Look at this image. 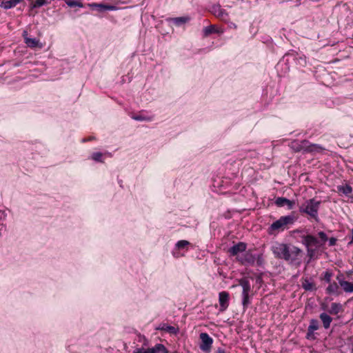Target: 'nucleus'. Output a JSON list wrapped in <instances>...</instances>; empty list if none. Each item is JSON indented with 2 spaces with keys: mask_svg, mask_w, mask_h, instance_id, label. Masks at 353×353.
I'll list each match as a JSON object with an SVG mask.
<instances>
[{
  "mask_svg": "<svg viewBox=\"0 0 353 353\" xmlns=\"http://www.w3.org/2000/svg\"><path fill=\"white\" fill-rule=\"evenodd\" d=\"M318 236L319 237V242L322 246L328 240V238L326 234L322 231L318 233Z\"/></svg>",
  "mask_w": 353,
  "mask_h": 353,
  "instance_id": "cd10ccee",
  "label": "nucleus"
},
{
  "mask_svg": "<svg viewBox=\"0 0 353 353\" xmlns=\"http://www.w3.org/2000/svg\"><path fill=\"white\" fill-rule=\"evenodd\" d=\"M201 343L199 345L200 349L207 353H209L212 348L213 339L209 336L208 334L202 332L199 335Z\"/></svg>",
  "mask_w": 353,
  "mask_h": 353,
  "instance_id": "0eeeda50",
  "label": "nucleus"
},
{
  "mask_svg": "<svg viewBox=\"0 0 353 353\" xmlns=\"http://www.w3.org/2000/svg\"><path fill=\"white\" fill-rule=\"evenodd\" d=\"M261 255H259V256H258V260H257V263H258V264H259V265H260V264H261Z\"/></svg>",
  "mask_w": 353,
  "mask_h": 353,
  "instance_id": "4c0bfd02",
  "label": "nucleus"
},
{
  "mask_svg": "<svg viewBox=\"0 0 353 353\" xmlns=\"http://www.w3.org/2000/svg\"><path fill=\"white\" fill-rule=\"evenodd\" d=\"M336 239L335 238H330L329 239V245L332 246V245H334L336 244Z\"/></svg>",
  "mask_w": 353,
  "mask_h": 353,
  "instance_id": "c9c22d12",
  "label": "nucleus"
},
{
  "mask_svg": "<svg viewBox=\"0 0 353 353\" xmlns=\"http://www.w3.org/2000/svg\"><path fill=\"white\" fill-rule=\"evenodd\" d=\"M102 156L103 154L101 152H94L92 154V159L97 162H103Z\"/></svg>",
  "mask_w": 353,
  "mask_h": 353,
  "instance_id": "c756f323",
  "label": "nucleus"
},
{
  "mask_svg": "<svg viewBox=\"0 0 353 353\" xmlns=\"http://www.w3.org/2000/svg\"><path fill=\"white\" fill-rule=\"evenodd\" d=\"M239 283L242 287V305L243 309L245 310L250 303V298L252 296V295H250L251 292L250 283L245 278L241 279Z\"/></svg>",
  "mask_w": 353,
  "mask_h": 353,
  "instance_id": "39448f33",
  "label": "nucleus"
},
{
  "mask_svg": "<svg viewBox=\"0 0 353 353\" xmlns=\"http://www.w3.org/2000/svg\"><path fill=\"white\" fill-rule=\"evenodd\" d=\"M303 251L299 248L288 244V252L285 254L286 257L284 261L290 264L299 265L301 262Z\"/></svg>",
  "mask_w": 353,
  "mask_h": 353,
  "instance_id": "20e7f679",
  "label": "nucleus"
},
{
  "mask_svg": "<svg viewBox=\"0 0 353 353\" xmlns=\"http://www.w3.org/2000/svg\"><path fill=\"white\" fill-rule=\"evenodd\" d=\"M211 12L218 19L225 21L228 17V12L219 4H214L211 8Z\"/></svg>",
  "mask_w": 353,
  "mask_h": 353,
  "instance_id": "f8f14e48",
  "label": "nucleus"
},
{
  "mask_svg": "<svg viewBox=\"0 0 353 353\" xmlns=\"http://www.w3.org/2000/svg\"><path fill=\"white\" fill-rule=\"evenodd\" d=\"M216 353H225V350L221 348H219L216 351Z\"/></svg>",
  "mask_w": 353,
  "mask_h": 353,
  "instance_id": "e433bc0d",
  "label": "nucleus"
},
{
  "mask_svg": "<svg viewBox=\"0 0 353 353\" xmlns=\"http://www.w3.org/2000/svg\"><path fill=\"white\" fill-rule=\"evenodd\" d=\"M271 250L275 258L284 260L288 252V244L276 242L272 246Z\"/></svg>",
  "mask_w": 353,
  "mask_h": 353,
  "instance_id": "423d86ee",
  "label": "nucleus"
},
{
  "mask_svg": "<svg viewBox=\"0 0 353 353\" xmlns=\"http://www.w3.org/2000/svg\"><path fill=\"white\" fill-rule=\"evenodd\" d=\"M169 20L172 21L175 26H180L182 24L188 23L190 20V18L186 16L171 18Z\"/></svg>",
  "mask_w": 353,
  "mask_h": 353,
  "instance_id": "6ab92c4d",
  "label": "nucleus"
},
{
  "mask_svg": "<svg viewBox=\"0 0 353 353\" xmlns=\"http://www.w3.org/2000/svg\"><path fill=\"white\" fill-rule=\"evenodd\" d=\"M65 3L70 8L83 7V3L78 0H65Z\"/></svg>",
  "mask_w": 353,
  "mask_h": 353,
  "instance_id": "a878e982",
  "label": "nucleus"
},
{
  "mask_svg": "<svg viewBox=\"0 0 353 353\" xmlns=\"http://www.w3.org/2000/svg\"><path fill=\"white\" fill-rule=\"evenodd\" d=\"M275 204L278 207H283L287 205L289 210H292L294 208L295 203L294 201H290L284 197H278L275 200Z\"/></svg>",
  "mask_w": 353,
  "mask_h": 353,
  "instance_id": "ddd939ff",
  "label": "nucleus"
},
{
  "mask_svg": "<svg viewBox=\"0 0 353 353\" xmlns=\"http://www.w3.org/2000/svg\"><path fill=\"white\" fill-rule=\"evenodd\" d=\"M133 353H147V349L144 347H138L133 351Z\"/></svg>",
  "mask_w": 353,
  "mask_h": 353,
  "instance_id": "f704fd0d",
  "label": "nucleus"
},
{
  "mask_svg": "<svg viewBox=\"0 0 353 353\" xmlns=\"http://www.w3.org/2000/svg\"><path fill=\"white\" fill-rule=\"evenodd\" d=\"M339 287L336 282L330 283L328 287L326 288V292L329 294H339Z\"/></svg>",
  "mask_w": 353,
  "mask_h": 353,
  "instance_id": "412c9836",
  "label": "nucleus"
},
{
  "mask_svg": "<svg viewBox=\"0 0 353 353\" xmlns=\"http://www.w3.org/2000/svg\"><path fill=\"white\" fill-rule=\"evenodd\" d=\"M319 327V321L316 319H311L310 325L307 328V338L309 339L311 335L313 334L315 330H317Z\"/></svg>",
  "mask_w": 353,
  "mask_h": 353,
  "instance_id": "dca6fc26",
  "label": "nucleus"
},
{
  "mask_svg": "<svg viewBox=\"0 0 353 353\" xmlns=\"http://www.w3.org/2000/svg\"><path fill=\"white\" fill-rule=\"evenodd\" d=\"M189 245H190L189 241H185V240H181L176 243V246L179 250H180V249H183V248H186Z\"/></svg>",
  "mask_w": 353,
  "mask_h": 353,
  "instance_id": "c85d7f7f",
  "label": "nucleus"
},
{
  "mask_svg": "<svg viewBox=\"0 0 353 353\" xmlns=\"http://www.w3.org/2000/svg\"><path fill=\"white\" fill-rule=\"evenodd\" d=\"M256 258L250 250L244 252L237 259V261L243 265H252L255 262Z\"/></svg>",
  "mask_w": 353,
  "mask_h": 353,
  "instance_id": "1a4fd4ad",
  "label": "nucleus"
},
{
  "mask_svg": "<svg viewBox=\"0 0 353 353\" xmlns=\"http://www.w3.org/2000/svg\"><path fill=\"white\" fill-rule=\"evenodd\" d=\"M321 203V201H317L315 199H308L299 207V212L307 214L310 218L318 222V212Z\"/></svg>",
  "mask_w": 353,
  "mask_h": 353,
  "instance_id": "f257e3e1",
  "label": "nucleus"
},
{
  "mask_svg": "<svg viewBox=\"0 0 353 353\" xmlns=\"http://www.w3.org/2000/svg\"><path fill=\"white\" fill-rule=\"evenodd\" d=\"M337 189L339 192H341L346 196L352 192V188L348 184H345V185H339Z\"/></svg>",
  "mask_w": 353,
  "mask_h": 353,
  "instance_id": "393cba45",
  "label": "nucleus"
},
{
  "mask_svg": "<svg viewBox=\"0 0 353 353\" xmlns=\"http://www.w3.org/2000/svg\"><path fill=\"white\" fill-rule=\"evenodd\" d=\"M339 283L345 292H353V283L339 280Z\"/></svg>",
  "mask_w": 353,
  "mask_h": 353,
  "instance_id": "aec40b11",
  "label": "nucleus"
},
{
  "mask_svg": "<svg viewBox=\"0 0 353 353\" xmlns=\"http://www.w3.org/2000/svg\"><path fill=\"white\" fill-rule=\"evenodd\" d=\"M246 248L247 244L245 243L239 242L229 248L228 253L230 256H236V259L237 260L238 257L241 255V254L246 250Z\"/></svg>",
  "mask_w": 353,
  "mask_h": 353,
  "instance_id": "9d476101",
  "label": "nucleus"
},
{
  "mask_svg": "<svg viewBox=\"0 0 353 353\" xmlns=\"http://www.w3.org/2000/svg\"><path fill=\"white\" fill-rule=\"evenodd\" d=\"M232 27H234V28H236V26L235 24H232Z\"/></svg>",
  "mask_w": 353,
  "mask_h": 353,
  "instance_id": "a19ab883",
  "label": "nucleus"
},
{
  "mask_svg": "<svg viewBox=\"0 0 353 353\" xmlns=\"http://www.w3.org/2000/svg\"><path fill=\"white\" fill-rule=\"evenodd\" d=\"M294 221V217L292 215H288L280 217L279 219L273 222L269 228V234H275L276 233L283 231L288 225H291Z\"/></svg>",
  "mask_w": 353,
  "mask_h": 353,
  "instance_id": "7ed1b4c3",
  "label": "nucleus"
},
{
  "mask_svg": "<svg viewBox=\"0 0 353 353\" xmlns=\"http://www.w3.org/2000/svg\"><path fill=\"white\" fill-rule=\"evenodd\" d=\"M230 294L228 292L222 291L219 294V302L220 305L219 312H223L229 306Z\"/></svg>",
  "mask_w": 353,
  "mask_h": 353,
  "instance_id": "9b49d317",
  "label": "nucleus"
},
{
  "mask_svg": "<svg viewBox=\"0 0 353 353\" xmlns=\"http://www.w3.org/2000/svg\"><path fill=\"white\" fill-rule=\"evenodd\" d=\"M318 248H306L307 250V256L311 259L314 257L316 250Z\"/></svg>",
  "mask_w": 353,
  "mask_h": 353,
  "instance_id": "7c9ffc66",
  "label": "nucleus"
},
{
  "mask_svg": "<svg viewBox=\"0 0 353 353\" xmlns=\"http://www.w3.org/2000/svg\"><path fill=\"white\" fill-rule=\"evenodd\" d=\"M89 6L92 9H96L100 12L104 11V10H114L116 9V7L114 6H109L103 3H93L91 4H89Z\"/></svg>",
  "mask_w": 353,
  "mask_h": 353,
  "instance_id": "4468645a",
  "label": "nucleus"
},
{
  "mask_svg": "<svg viewBox=\"0 0 353 353\" xmlns=\"http://www.w3.org/2000/svg\"><path fill=\"white\" fill-rule=\"evenodd\" d=\"M218 32H216V33H223V30H216Z\"/></svg>",
  "mask_w": 353,
  "mask_h": 353,
  "instance_id": "ea45409f",
  "label": "nucleus"
},
{
  "mask_svg": "<svg viewBox=\"0 0 353 353\" xmlns=\"http://www.w3.org/2000/svg\"><path fill=\"white\" fill-rule=\"evenodd\" d=\"M332 276V272H330V271H326L325 273H324V275H323V279L330 283V281H331V278Z\"/></svg>",
  "mask_w": 353,
  "mask_h": 353,
  "instance_id": "72a5a7b5",
  "label": "nucleus"
},
{
  "mask_svg": "<svg viewBox=\"0 0 353 353\" xmlns=\"http://www.w3.org/2000/svg\"><path fill=\"white\" fill-rule=\"evenodd\" d=\"M23 36H24L25 43H26V45L28 47H30V48H37V47L41 48L42 45L40 44L39 39H37L36 38H34V39L29 38V37H26L25 34Z\"/></svg>",
  "mask_w": 353,
  "mask_h": 353,
  "instance_id": "f3484780",
  "label": "nucleus"
},
{
  "mask_svg": "<svg viewBox=\"0 0 353 353\" xmlns=\"http://www.w3.org/2000/svg\"><path fill=\"white\" fill-rule=\"evenodd\" d=\"M290 148L296 152L303 151L305 152H319L322 148L316 144H312L307 140L293 141L290 144Z\"/></svg>",
  "mask_w": 353,
  "mask_h": 353,
  "instance_id": "f03ea898",
  "label": "nucleus"
},
{
  "mask_svg": "<svg viewBox=\"0 0 353 353\" xmlns=\"http://www.w3.org/2000/svg\"><path fill=\"white\" fill-rule=\"evenodd\" d=\"M159 329L163 331H165L170 334H176L179 331L178 327H176L174 326L168 325L165 323H163V325H161V326Z\"/></svg>",
  "mask_w": 353,
  "mask_h": 353,
  "instance_id": "5701e85b",
  "label": "nucleus"
},
{
  "mask_svg": "<svg viewBox=\"0 0 353 353\" xmlns=\"http://www.w3.org/2000/svg\"><path fill=\"white\" fill-rule=\"evenodd\" d=\"M301 237V243L305 248H319L321 247L319 239L312 234H303Z\"/></svg>",
  "mask_w": 353,
  "mask_h": 353,
  "instance_id": "6e6552de",
  "label": "nucleus"
},
{
  "mask_svg": "<svg viewBox=\"0 0 353 353\" xmlns=\"http://www.w3.org/2000/svg\"><path fill=\"white\" fill-rule=\"evenodd\" d=\"M47 3V0H36L32 5V8H39Z\"/></svg>",
  "mask_w": 353,
  "mask_h": 353,
  "instance_id": "2f4dec72",
  "label": "nucleus"
},
{
  "mask_svg": "<svg viewBox=\"0 0 353 353\" xmlns=\"http://www.w3.org/2000/svg\"><path fill=\"white\" fill-rule=\"evenodd\" d=\"M342 310V305L340 303H332L328 312L330 314H337Z\"/></svg>",
  "mask_w": 353,
  "mask_h": 353,
  "instance_id": "b1692460",
  "label": "nucleus"
},
{
  "mask_svg": "<svg viewBox=\"0 0 353 353\" xmlns=\"http://www.w3.org/2000/svg\"><path fill=\"white\" fill-rule=\"evenodd\" d=\"M302 287L307 291H313L316 290L315 284L313 282L310 281L307 278L303 279Z\"/></svg>",
  "mask_w": 353,
  "mask_h": 353,
  "instance_id": "4be33fe9",
  "label": "nucleus"
},
{
  "mask_svg": "<svg viewBox=\"0 0 353 353\" xmlns=\"http://www.w3.org/2000/svg\"><path fill=\"white\" fill-rule=\"evenodd\" d=\"M319 317L323 323L324 328L328 329L330 327L331 322L332 321V318L325 312L321 313Z\"/></svg>",
  "mask_w": 353,
  "mask_h": 353,
  "instance_id": "a211bd4d",
  "label": "nucleus"
},
{
  "mask_svg": "<svg viewBox=\"0 0 353 353\" xmlns=\"http://www.w3.org/2000/svg\"><path fill=\"white\" fill-rule=\"evenodd\" d=\"M132 119L137 121H151L152 117H145L141 115L133 116Z\"/></svg>",
  "mask_w": 353,
  "mask_h": 353,
  "instance_id": "473e14b6",
  "label": "nucleus"
},
{
  "mask_svg": "<svg viewBox=\"0 0 353 353\" xmlns=\"http://www.w3.org/2000/svg\"><path fill=\"white\" fill-rule=\"evenodd\" d=\"M352 243H353V229L352 230V240L350 242V244H352Z\"/></svg>",
  "mask_w": 353,
  "mask_h": 353,
  "instance_id": "58836bf2",
  "label": "nucleus"
},
{
  "mask_svg": "<svg viewBox=\"0 0 353 353\" xmlns=\"http://www.w3.org/2000/svg\"><path fill=\"white\" fill-rule=\"evenodd\" d=\"M147 353H168V350L164 345L157 343L152 347L147 348Z\"/></svg>",
  "mask_w": 353,
  "mask_h": 353,
  "instance_id": "2eb2a0df",
  "label": "nucleus"
},
{
  "mask_svg": "<svg viewBox=\"0 0 353 353\" xmlns=\"http://www.w3.org/2000/svg\"><path fill=\"white\" fill-rule=\"evenodd\" d=\"M216 32H218V31L215 29L214 26H213V25L207 26L203 28L204 37H208L212 33H215Z\"/></svg>",
  "mask_w": 353,
  "mask_h": 353,
  "instance_id": "bb28decb",
  "label": "nucleus"
}]
</instances>
